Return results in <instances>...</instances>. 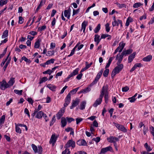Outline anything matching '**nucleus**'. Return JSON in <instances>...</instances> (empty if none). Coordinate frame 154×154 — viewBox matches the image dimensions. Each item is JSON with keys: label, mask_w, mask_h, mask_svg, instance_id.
Segmentation results:
<instances>
[{"label": "nucleus", "mask_w": 154, "mask_h": 154, "mask_svg": "<svg viewBox=\"0 0 154 154\" xmlns=\"http://www.w3.org/2000/svg\"><path fill=\"white\" fill-rule=\"evenodd\" d=\"M152 56L151 55H149L146 57H144L142 60L143 61L145 62H149L152 59Z\"/></svg>", "instance_id": "nucleus-21"}, {"label": "nucleus", "mask_w": 154, "mask_h": 154, "mask_svg": "<svg viewBox=\"0 0 154 154\" xmlns=\"http://www.w3.org/2000/svg\"><path fill=\"white\" fill-rule=\"evenodd\" d=\"M46 28L45 25H44L42 26L39 27L38 28V31H39L41 32L44 30Z\"/></svg>", "instance_id": "nucleus-47"}, {"label": "nucleus", "mask_w": 154, "mask_h": 154, "mask_svg": "<svg viewBox=\"0 0 154 154\" xmlns=\"http://www.w3.org/2000/svg\"><path fill=\"white\" fill-rule=\"evenodd\" d=\"M80 102V100L78 98H76L75 100L72 101V105L70 107V109H72L78 105Z\"/></svg>", "instance_id": "nucleus-12"}, {"label": "nucleus", "mask_w": 154, "mask_h": 154, "mask_svg": "<svg viewBox=\"0 0 154 154\" xmlns=\"http://www.w3.org/2000/svg\"><path fill=\"white\" fill-rule=\"evenodd\" d=\"M141 154H154V152H149L146 151H143L140 152Z\"/></svg>", "instance_id": "nucleus-64"}, {"label": "nucleus", "mask_w": 154, "mask_h": 154, "mask_svg": "<svg viewBox=\"0 0 154 154\" xmlns=\"http://www.w3.org/2000/svg\"><path fill=\"white\" fill-rule=\"evenodd\" d=\"M107 91V85H104L103 87L100 96L103 97L104 94H108Z\"/></svg>", "instance_id": "nucleus-10"}, {"label": "nucleus", "mask_w": 154, "mask_h": 154, "mask_svg": "<svg viewBox=\"0 0 154 154\" xmlns=\"http://www.w3.org/2000/svg\"><path fill=\"white\" fill-rule=\"evenodd\" d=\"M109 24L108 23H107L105 25L106 31L107 32H109L110 30L109 27Z\"/></svg>", "instance_id": "nucleus-54"}, {"label": "nucleus", "mask_w": 154, "mask_h": 154, "mask_svg": "<svg viewBox=\"0 0 154 154\" xmlns=\"http://www.w3.org/2000/svg\"><path fill=\"white\" fill-rule=\"evenodd\" d=\"M77 143L78 145L81 146H85L86 144V143L84 140H79L77 141Z\"/></svg>", "instance_id": "nucleus-26"}, {"label": "nucleus", "mask_w": 154, "mask_h": 154, "mask_svg": "<svg viewBox=\"0 0 154 154\" xmlns=\"http://www.w3.org/2000/svg\"><path fill=\"white\" fill-rule=\"evenodd\" d=\"M129 88L128 87L126 86L122 88V91L126 92L127 91L129 90Z\"/></svg>", "instance_id": "nucleus-63"}, {"label": "nucleus", "mask_w": 154, "mask_h": 154, "mask_svg": "<svg viewBox=\"0 0 154 154\" xmlns=\"http://www.w3.org/2000/svg\"><path fill=\"white\" fill-rule=\"evenodd\" d=\"M41 41L40 39H37L35 41L34 44V48H38L40 46V42Z\"/></svg>", "instance_id": "nucleus-24"}, {"label": "nucleus", "mask_w": 154, "mask_h": 154, "mask_svg": "<svg viewBox=\"0 0 154 154\" xmlns=\"http://www.w3.org/2000/svg\"><path fill=\"white\" fill-rule=\"evenodd\" d=\"M101 151V152L103 153V154H105L106 152L109 151L112 152L113 150L112 146H109L107 147L102 148Z\"/></svg>", "instance_id": "nucleus-11"}, {"label": "nucleus", "mask_w": 154, "mask_h": 154, "mask_svg": "<svg viewBox=\"0 0 154 154\" xmlns=\"http://www.w3.org/2000/svg\"><path fill=\"white\" fill-rule=\"evenodd\" d=\"M15 82L14 78H11L8 82V85L9 86V87L13 85Z\"/></svg>", "instance_id": "nucleus-32"}, {"label": "nucleus", "mask_w": 154, "mask_h": 154, "mask_svg": "<svg viewBox=\"0 0 154 154\" xmlns=\"http://www.w3.org/2000/svg\"><path fill=\"white\" fill-rule=\"evenodd\" d=\"M55 60L54 59H51L50 60H47L45 63V65H49L51 63H53Z\"/></svg>", "instance_id": "nucleus-39"}, {"label": "nucleus", "mask_w": 154, "mask_h": 154, "mask_svg": "<svg viewBox=\"0 0 154 154\" xmlns=\"http://www.w3.org/2000/svg\"><path fill=\"white\" fill-rule=\"evenodd\" d=\"M107 140L109 142L113 143L119 141V139L118 138L113 136H110L107 138Z\"/></svg>", "instance_id": "nucleus-7"}, {"label": "nucleus", "mask_w": 154, "mask_h": 154, "mask_svg": "<svg viewBox=\"0 0 154 154\" xmlns=\"http://www.w3.org/2000/svg\"><path fill=\"white\" fill-rule=\"evenodd\" d=\"M150 131L153 137V140H154V128L152 126H151L149 128Z\"/></svg>", "instance_id": "nucleus-46"}, {"label": "nucleus", "mask_w": 154, "mask_h": 154, "mask_svg": "<svg viewBox=\"0 0 154 154\" xmlns=\"http://www.w3.org/2000/svg\"><path fill=\"white\" fill-rule=\"evenodd\" d=\"M15 128H16V131L17 133H21V130L20 128L17 126V124L15 123Z\"/></svg>", "instance_id": "nucleus-45"}, {"label": "nucleus", "mask_w": 154, "mask_h": 154, "mask_svg": "<svg viewBox=\"0 0 154 154\" xmlns=\"http://www.w3.org/2000/svg\"><path fill=\"white\" fill-rule=\"evenodd\" d=\"M10 53H11L10 52H9L7 58L6 59H5L4 60H3L1 64V66H4L5 62H6V61L8 59L9 56H10Z\"/></svg>", "instance_id": "nucleus-50"}, {"label": "nucleus", "mask_w": 154, "mask_h": 154, "mask_svg": "<svg viewBox=\"0 0 154 154\" xmlns=\"http://www.w3.org/2000/svg\"><path fill=\"white\" fill-rule=\"evenodd\" d=\"M14 91L16 94H17L19 95H21L23 91L22 90H18L15 89L14 90Z\"/></svg>", "instance_id": "nucleus-53"}, {"label": "nucleus", "mask_w": 154, "mask_h": 154, "mask_svg": "<svg viewBox=\"0 0 154 154\" xmlns=\"http://www.w3.org/2000/svg\"><path fill=\"white\" fill-rule=\"evenodd\" d=\"M133 52V50L132 49H129L126 51H123L122 53H123L124 55L129 54Z\"/></svg>", "instance_id": "nucleus-33"}, {"label": "nucleus", "mask_w": 154, "mask_h": 154, "mask_svg": "<svg viewBox=\"0 0 154 154\" xmlns=\"http://www.w3.org/2000/svg\"><path fill=\"white\" fill-rule=\"evenodd\" d=\"M47 87L53 91H54L56 88V87L55 86L50 84H48L47 85Z\"/></svg>", "instance_id": "nucleus-36"}, {"label": "nucleus", "mask_w": 154, "mask_h": 154, "mask_svg": "<svg viewBox=\"0 0 154 154\" xmlns=\"http://www.w3.org/2000/svg\"><path fill=\"white\" fill-rule=\"evenodd\" d=\"M24 21V20L22 17L19 16V17L18 23L20 24L23 23Z\"/></svg>", "instance_id": "nucleus-57"}, {"label": "nucleus", "mask_w": 154, "mask_h": 154, "mask_svg": "<svg viewBox=\"0 0 154 154\" xmlns=\"http://www.w3.org/2000/svg\"><path fill=\"white\" fill-rule=\"evenodd\" d=\"M54 51H48L46 55L47 56H50L54 55Z\"/></svg>", "instance_id": "nucleus-48"}, {"label": "nucleus", "mask_w": 154, "mask_h": 154, "mask_svg": "<svg viewBox=\"0 0 154 154\" xmlns=\"http://www.w3.org/2000/svg\"><path fill=\"white\" fill-rule=\"evenodd\" d=\"M117 65V66L114 68L112 72L111 77L112 78L116 74L118 73L123 68V65L122 64Z\"/></svg>", "instance_id": "nucleus-1"}, {"label": "nucleus", "mask_w": 154, "mask_h": 154, "mask_svg": "<svg viewBox=\"0 0 154 154\" xmlns=\"http://www.w3.org/2000/svg\"><path fill=\"white\" fill-rule=\"evenodd\" d=\"M109 72V69H106L104 71L103 73V75L105 77H106L108 76V74Z\"/></svg>", "instance_id": "nucleus-49"}, {"label": "nucleus", "mask_w": 154, "mask_h": 154, "mask_svg": "<svg viewBox=\"0 0 154 154\" xmlns=\"http://www.w3.org/2000/svg\"><path fill=\"white\" fill-rule=\"evenodd\" d=\"M91 90V88L89 87H88L84 89L82 91V92L83 93H86L90 91Z\"/></svg>", "instance_id": "nucleus-43"}, {"label": "nucleus", "mask_w": 154, "mask_h": 154, "mask_svg": "<svg viewBox=\"0 0 154 154\" xmlns=\"http://www.w3.org/2000/svg\"><path fill=\"white\" fill-rule=\"evenodd\" d=\"M123 54V53L122 52L121 54H118L117 55L116 59L118 60L117 64H120L122 62L124 55Z\"/></svg>", "instance_id": "nucleus-9"}, {"label": "nucleus", "mask_w": 154, "mask_h": 154, "mask_svg": "<svg viewBox=\"0 0 154 154\" xmlns=\"http://www.w3.org/2000/svg\"><path fill=\"white\" fill-rule=\"evenodd\" d=\"M8 35V31L7 30H5L3 32L2 37V38L7 37Z\"/></svg>", "instance_id": "nucleus-34"}, {"label": "nucleus", "mask_w": 154, "mask_h": 154, "mask_svg": "<svg viewBox=\"0 0 154 154\" xmlns=\"http://www.w3.org/2000/svg\"><path fill=\"white\" fill-rule=\"evenodd\" d=\"M75 143L72 140H69L65 146V148H68L70 147L74 148L75 147Z\"/></svg>", "instance_id": "nucleus-5"}, {"label": "nucleus", "mask_w": 154, "mask_h": 154, "mask_svg": "<svg viewBox=\"0 0 154 154\" xmlns=\"http://www.w3.org/2000/svg\"><path fill=\"white\" fill-rule=\"evenodd\" d=\"M55 121V116H54L52 117V119L51 121L50 122V126H52L53 125L54 123V122Z\"/></svg>", "instance_id": "nucleus-52"}, {"label": "nucleus", "mask_w": 154, "mask_h": 154, "mask_svg": "<svg viewBox=\"0 0 154 154\" xmlns=\"http://www.w3.org/2000/svg\"><path fill=\"white\" fill-rule=\"evenodd\" d=\"M32 147L35 152L38 153L39 154H41L42 151V148L40 146H38V147H37L35 144H32Z\"/></svg>", "instance_id": "nucleus-2"}, {"label": "nucleus", "mask_w": 154, "mask_h": 154, "mask_svg": "<svg viewBox=\"0 0 154 154\" xmlns=\"http://www.w3.org/2000/svg\"><path fill=\"white\" fill-rule=\"evenodd\" d=\"M79 71V69L78 68H76L75 70H74L70 74L73 77V76L78 74Z\"/></svg>", "instance_id": "nucleus-37"}, {"label": "nucleus", "mask_w": 154, "mask_h": 154, "mask_svg": "<svg viewBox=\"0 0 154 154\" xmlns=\"http://www.w3.org/2000/svg\"><path fill=\"white\" fill-rule=\"evenodd\" d=\"M79 88V87H78V88H77L72 90V91H70V92L69 93V94H70V95H71V94H75L76 92L78 91Z\"/></svg>", "instance_id": "nucleus-42"}, {"label": "nucleus", "mask_w": 154, "mask_h": 154, "mask_svg": "<svg viewBox=\"0 0 154 154\" xmlns=\"http://www.w3.org/2000/svg\"><path fill=\"white\" fill-rule=\"evenodd\" d=\"M5 119V116L4 115H3L0 119V125L4 123Z\"/></svg>", "instance_id": "nucleus-38"}, {"label": "nucleus", "mask_w": 154, "mask_h": 154, "mask_svg": "<svg viewBox=\"0 0 154 154\" xmlns=\"http://www.w3.org/2000/svg\"><path fill=\"white\" fill-rule=\"evenodd\" d=\"M103 98V97L100 96L96 100L93 104V106L96 107L98 105L100 104L102 101Z\"/></svg>", "instance_id": "nucleus-15"}, {"label": "nucleus", "mask_w": 154, "mask_h": 154, "mask_svg": "<svg viewBox=\"0 0 154 154\" xmlns=\"http://www.w3.org/2000/svg\"><path fill=\"white\" fill-rule=\"evenodd\" d=\"M61 127H65L67 124L66 120L64 117H62L61 119Z\"/></svg>", "instance_id": "nucleus-22"}, {"label": "nucleus", "mask_w": 154, "mask_h": 154, "mask_svg": "<svg viewBox=\"0 0 154 154\" xmlns=\"http://www.w3.org/2000/svg\"><path fill=\"white\" fill-rule=\"evenodd\" d=\"M76 48V47H74V48L72 50L70 54L68 55V57H71L74 54Z\"/></svg>", "instance_id": "nucleus-59"}, {"label": "nucleus", "mask_w": 154, "mask_h": 154, "mask_svg": "<svg viewBox=\"0 0 154 154\" xmlns=\"http://www.w3.org/2000/svg\"><path fill=\"white\" fill-rule=\"evenodd\" d=\"M100 36L98 35H95V38H94V41L96 42L97 45H98L99 43L100 39Z\"/></svg>", "instance_id": "nucleus-28"}, {"label": "nucleus", "mask_w": 154, "mask_h": 154, "mask_svg": "<svg viewBox=\"0 0 154 154\" xmlns=\"http://www.w3.org/2000/svg\"><path fill=\"white\" fill-rule=\"evenodd\" d=\"M136 54V52H134L129 56L128 59V63H130L133 61L135 57Z\"/></svg>", "instance_id": "nucleus-18"}, {"label": "nucleus", "mask_w": 154, "mask_h": 154, "mask_svg": "<svg viewBox=\"0 0 154 154\" xmlns=\"http://www.w3.org/2000/svg\"><path fill=\"white\" fill-rule=\"evenodd\" d=\"M88 22L85 21H84L82 23L81 30L83 29V32L85 33V30L86 26L87 25Z\"/></svg>", "instance_id": "nucleus-20"}, {"label": "nucleus", "mask_w": 154, "mask_h": 154, "mask_svg": "<svg viewBox=\"0 0 154 154\" xmlns=\"http://www.w3.org/2000/svg\"><path fill=\"white\" fill-rule=\"evenodd\" d=\"M103 69H102L100 71L97 73L94 81L93 82L92 84H96L98 81L99 79L100 78L103 72Z\"/></svg>", "instance_id": "nucleus-8"}, {"label": "nucleus", "mask_w": 154, "mask_h": 154, "mask_svg": "<svg viewBox=\"0 0 154 154\" xmlns=\"http://www.w3.org/2000/svg\"><path fill=\"white\" fill-rule=\"evenodd\" d=\"M142 66V65L140 63H136L130 70V72H132L135 70L137 67H140Z\"/></svg>", "instance_id": "nucleus-19"}, {"label": "nucleus", "mask_w": 154, "mask_h": 154, "mask_svg": "<svg viewBox=\"0 0 154 154\" xmlns=\"http://www.w3.org/2000/svg\"><path fill=\"white\" fill-rule=\"evenodd\" d=\"M48 80V79L46 77H44L42 78L40 81L39 83L41 84L44 82H45Z\"/></svg>", "instance_id": "nucleus-51"}, {"label": "nucleus", "mask_w": 154, "mask_h": 154, "mask_svg": "<svg viewBox=\"0 0 154 154\" xmlns=\"http://www.w3.org/2000/svg\"><path fill=\"white\" fill-rule=\"evenodd\" d=\"M52 73V71H51V70L49 69L43 72V74H49V75H50Z\"/></svg>", "instance_id": "nucleus-61"}, {"label": "nucleus", "mask_w": 154, "mask_h": 154, "mask_svg": "<svg viewBox=\"0 0 154 154\" xmlns=\"http://www.w3.org/2000/svg\"><path fill=\"white\" fill-rule=\"evenodd\" d=\"M100 29V25L99 24L94 30L95 33H97Z\"/></svg>", "instance_id": "nucleus-44"}, {"label": "nucleus", "mask_w": 154, "mask_h": 154, "mask_svg": "<svg viewBox=\"0 0 154 154\" xmlns=\"http://www.w3.org/2000/svg\"><path fill=\"white\" fill-rule=\"evenodd\" d=\"M106 37H108L107 39L110 40L111 38L110 35L107 34H103L101 36L100 39L105 38Z\"/></svg>", "instance_id": "nucleus-30"}, {"label": "nucleus", "mask_w": 154, "mask_h": 154, "mask_svg": "<svg viewBox=\"0 0 154 154\" xmlns=\"http://www.w3.org/2000/svg\"><path fill=\"white\" fill-rule=\"evenodd\" d=\"M115 126L119 130L122 131L124 132H126L127 131V129H126L124 126L122 125H120L119 124L116 123L115 122H113Z\"/></svg>", "instance_id": "nucleus-4"}, {"label": "nucleus", "mask_w": 154, "mask_h": 154, "mask_svg": "<svg viewBox=\"0 0 154 154\" xmlns=\"http://www.w3.org/2000/svg\"><path fill=\"white\" fill-rule=\"evenodd\" d=\"M133 19L131 17H128L126 20V23H125V26H129L130 23L132 21Z\"/></svg>", "instance_id": "nucleus-35"}, {"label": "nucleus", "mask_w": 154, "mask_h": 154, "mask_svg": "<svg viewBox=\"0 0 154 154\" xmlns=\"http://www.w3.org/2000/svg\"><path fill=\"white\" fill-rule=\"evenodd\" d=\"M43 112L42 111L37 112L36 113V114L35 115V117L38 119H41L42 118L43 115Z\"/></svg>", "instance_id": "nucleus-25"}, {"label": "nucleus", "mask_w": 154, "mask_h": 154, "mask_svg": "<svg viewBox=\"0 0 154 154\" xmlns=\"http://www.w3.org/2000/svg\"><path fill=\"white\" fill-rule=\"evenodd\" d=\"M104 98L105 100V102L106 103H107L108 100V94H105Z\"/></svg>", "instance_id": "nucleus-62"}, {"label": "nucleus", "mask_w": 154, "mask_h": 154, "mask_svg": "<svg viewBox=\"0 0 154 154\" xmlns=\"http://www.w3.org/2000/svg\"><path fill=\"white\" fill-rule=\"evenodd\" d=\"M65 108L61 109L57 114V119H59L63 116L65 112Z\"/></svg>", "instance_id": "nucleus-14"}, {"label": "nucleus", "mask_w": 154, "mask_h": 154, "mask_svg": "<svg viewBox=\"0 0 154 154\" xmlns=\"http://www.w3.org/2000/svg\"><path fill=\"white\" fill-rule=\"evenodd\" d=\"M92 64H93L92 62H91L89 64L87 62H85V65H86L85 67L82 68L81 69V70L80 71V72H82L84 71L85 70H87V69H88L90 67V66Z\"/></svg>", "instance_id": "nucleus-17"}, {"label": "nucleus", "mask_w": 154, "mask_h": 154, "mask_svg": "<svg viewBox=\"0 0 154 154\" xmlns=\"http://www.w3.org/2000/svg\"><path fill=\"white\" fill-rule=\"evenodd\" d=\"M116 5L117 6L120 8H122L125 7V4H120L118 2L116 3Z\"/></svg>", "instance_id": "nucleus-55"}, {"label": "nucleus", "mask_w": 154, "mask_h": 154, "mask_svg": "<svg viewBox=\"0 0 154 154\" xmlns=\"http://www.w3.org/2000/svg\"><path fill=\"white\" fill-rule=\"evenodd\" d=\"M66 149L62 152V154H70V152L69 149L67 148Z\"/></svg>", "instance_id": "nucleus-56"}, {"label": "nucleus", "mask_w": 154, "mask_h": 154, "mask_svg": "<svg viewBox=\"0 0 154 154\" xmlns=\"http://www.w3.org/2000/svg\"><path fill=\"white\" fill-rule=\"evenodd\" d=\"M11 60V57H9V59L8 60V61L6 62L5 65L3 67V70L4 71H5L6 70V69L7 67V66H8V64L10 62V61Z\"/></svg>", "instance_id": "nucleus-41"}, {"label": "nucleus", "mask_w": 154, "mask_h": 154, "mask_svg": "<svg viewBox=\"0 0 154 154\" xmlns=\"http://www.w3.org/2000/svg\"><path fill=\"white\" fill-rule=\"evenodd\" d=\"M57 139V137L55 136V134H53L50 140L49 143L50 144H52V146H53L54 143L56 142Z\"/></svg>", "instance_id": "nucleus-13"}, {"label": "nucleus", "mask_w": 154, "mask_h": 154, "mask_svg": "<svg viewBox=\"0 0 154 154\" xmlns=\"http://www.w3.org/2000/svg\"><path fill=\"white\" fill-rule=\"evenodd\" d=\"M86 104V101H84L81 102L80 104L79 109L82 110L85 109V106Z\"/></svg>", "instance_id": "nucleus-27"}, {"label": "nucleus", "mask_w": 154, "mask_h": 154, "mask_svg": "<svg viewBox=\"0 0 154 154\" xmlns=\"http://www.w3.org/2000/svg\"><path fill=\"white\" fill-rule=\"evenodd\" d=\"M21 59L22 60H24L26 62L29 63L30 62V60L28 59L25 56H23L21 58Z\"/></svg>", "instance_id": "nucleus-60"}, {"label": "nucleus", "mask_w": 154, "mask_h": 154, "mask_svg": "<svg viewBox=\"0 0 154 154\" xmlns=\"http://www.w3.org/2000/svg\"><path fill=\"white\" fill-rule=\"evenodd\" d=\"M143 5V4H142L140 2L136 3L133 5V7L134 8H137L140 7L141 5Z\"/></svg>", "instance_id": "nucleus-40"}, {"label": "nucleus", "mask_w": 154, "mask_h": 154, "mask_svg": "<svg viewBox=\"0 0 154 154\" xmlns=\"http://www.w3.org/2000/svg\"><path fill=\"white\" fill-rule=\"evenodd\" d=\"M7 0H1L0 1V5L2 6L6 4L7 3Z\"/></svg>", "instance_id": "nucleus-58"}, {"label": "nucleus", "mask_w": 154, "mask_h": 154, "mask_svg": "<svg viewBox=\"0 0 154 154\" xmlns=\"http://www.w3.org/2000/svg\"><path fill=\"white\" fill-rule=\"evenodd\" d=\"M71 100V95L70 94H68L65 99V102L69 104Z\"/></svg>", "instance_id": "nucleus-31"}, {"label": "nucleus", "mask_w": 154, "mask_h": 154, "mask_svg": "<svg viewBox=\"0 0 154 154\" xmlns=\"http://www.w3.org/2000/svg\"><path fill=\"white\" fill-rule=\"evenodd\" d=\"M113 20L114 21L112 22V25L113 27L116 26H119V23H121V20H117L115 17H114Z\"/></svg>", "instance_id": "nucleus-16"}, {"label": "nucleus", "mask_w": 154, "mask_h": 154, "mask_svg": "<svg viewBox=\"0 0 154 154\" xmlns=\"http://www.w3.org/2000/svg\"><path fill=\"white\" fill-rule=\"evenodd\" d=\"M9 87L8 85L5 80H3L0 82V88L2 90H5L6 88Z\"/></svg>", "instance_id": "nucleus-6"}, {"label": "nucleus", "mask_w": 154, "mask_h": 154, "mask_svg": "<svg viewBox=\"0 0 154 154\" xmlns=\"http://www.w3.org/2000/svg\"><path fill=\"white\" fill-rule=\"evenodd\" d=\"M137 95V94L136 93L135 95L131 97H129L128 98V99L129 100L130 102L131 103H133L136 100L135 97Z\"/></svg>", "instance_id": "nucleus-29"}, {"label": "nucleus", "mask_w": 154, "mask_h": 154, "mask_svg": "<svg viewBox=\"0 0 154 154\" xmlns=\"http://www.w3.org/2000/svg\"><path fill=\"white\" fill-rule=\"evenodd\" d=\"M125 45V43L122 42H120V43L119 44V47H118L115 50L114 53V54H116L118 51H119V52H122Z\"/></svg>", "instance_id": "nucleus-3"}, {"label": "nucleus", "mask_w": 154, "mask_h": 154, "mask_svg": "<svg viewBox=\"0 0 154 154\" xmlns=\"http://www.w3.org/2000/svg\"><path fill=\"white\" fill-rule=\"evenodd\" d=\"M70 9L65 10L64 11V15L66 17H67L68 19L70 17Z\"/></svg>", "instance_id": "nucleus-23"}]
</instances>
